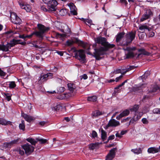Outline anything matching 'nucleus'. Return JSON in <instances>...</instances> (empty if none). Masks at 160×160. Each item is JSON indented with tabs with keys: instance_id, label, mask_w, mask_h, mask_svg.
<instances>
[{
	"instance_id": "f257e3e1",
	"label": "nucleus",
	"mask_w": 160,
	"mask_h": 160,
	"mask_svg": "<svg viewBox=\"0 0 160 160\" xmlns=\"http://www.w3.org/2000/svg\"><path fill=\"white\" fill-rule=\"evenodd\" d=\"M95 42L101 44L103 47H101L99 48H96V44H93L92 46L93 48L95 47L94 49L95 51L93 53L94 56L96 59L99 60L102 58L101 56L103 55L106 53L107 51L110 48H112L115 46L114 44H110L107 41L106 39L103 37H98L95 38Z\"/></svg>"
},
{
	"instance_id": "f03ea898",
	"label": "nucleus",
	"mask_w": 160,
	"mask_h": 160,
	"mask_svg": "<svg viewBox=\"0 0 160 160\" xmlns=\"http://www.w3.org/2000/svg\"><path fill=\"white\" fill-rule=\"evenodd\" d=\"M38 31H35L30 35H26V38H30L33 35H35L37 37L39 38L40 40H42L43 38L44 34L47 32L49 28L40 24H38Z\"/></svg>"
},
{
	"instance_id": "7ed1b4c3",
	"label": "nucleus",
	"mask_w": 160,
	"mask_h": 160,
	"mask_svg": "<svg viewBox=\"0 0 160 160\" xmlns=\"http://www.w3.org/2000/svg\"><path fill=\"white\" fill-rule=\"evenodd\" d=\"M136 31L129 32L125 35V46L128 45L135 39L136 36Z\"/></svg>"
},
{
	"instance_id": "20e7f679",
	"label": "nucleus",
	"mask_w": 160,
	"mask_h": 160,
	"mask_svg": "<svg viewBox=\"0 0 160 160\" xmlns=\"http://www.w3.org/2000/svg\"><path fill=\"white\" fill-rule=\"evenodd\" d=\"M21 41V40H16L15 39H13L12 40H11L10 42L8 43L6 45V47L8 48V51H9V49L11 48V47L14 46L16 44H19L24 45L26 44V42H20Z\"/></svg>"
},
{
	"instance_id": "39448f33",
	"label": "nucleus",
	"mask_w": 160,
	"mask_h": 160,
	"mask_svg": "<svg viewBox=\"0 0 160 160\" xmlns=\"http://www.w3.org/2000/svg\"><path fill=\"white\" fill-rule=\"evenodd\" d=\"M125 34L124 32H122L118 33L116 36V42L117 45L119 46H125V41H122V39Z\"/></svg>"
},
{
	"instance_id": "423d86ee",
	"label": "nucleus",
	"mask_w": 160,
	"mask_h": 160,
	"mask_svg": "<svg viewBox=\"0 0 160 160\" xmlns=\"http://www.w3.org/2000/svg\"><path fill=\"white\" fill-rule=\"evenodd\" d=\"M22 147L25 150V153L27 155L31 154L34 151V148L28 143H27L22 146Z\"/></svg>"
},
{
	"instance_id": "0eeeda50",
	"label": "nucleus",
	"mask_w": 160,
	"mask_h": 160,
	"mask_svg": "<svg viewBox=\"0 0 160 160\" xmlns=\"http://www.w3.org/2000/svg\"><path fill=\"white\" fill-rule=\"evenodd\" d=\"M77 52L75 54V57L76 58H78V57L79 58L78 59L79 60L84 61L85 60V55L84 53V51L82 49H80L76 51Z\"/></svg>"
},
{
	"instance_id": "6e6552de",
	"label": "nucleus",
	"mask_w": 160,
	"mask_h": 160,
	"mask_svg": "<svg viewBox=\"0 0 160 160\" xmlns=\"http://www.w3.org/2000/svg\"><path fill=\"white\" fill-rule=\"evenodd\" d=\"M58 4L57 1L55 0H51L48 4V7L49 8L48 12L55 11L56 10V7Z\"/></svg>"
},
{
	"instance_id": "1a4fd4ad",
	"label": "nucleus",
	"mask_w": 160,
	"mask_h": 160,
	"mask_svg": "<svg viewBox=\"0 0 160 160\" xmlns=\"http://www.w3.org/2000/svg\"><path fill=\"white\" fill-rule=\"evenodd\" d=\"M117 149L116 148H114L111 149L106 156L105 160H112L115 157Z\"/></svg>"
},
{
	"instance_id": "9d476101",
	"label": "nucleus",
	"mask_w": 160,
	"mask_h": 160,
	"mask_svg": "<svg viewBox=\"0 0 160 160\" xmlns=\"http://www.w3.org/2000/svg\"><path fill=\"white\" fill-rule=\"evenodd\" d=\"M52 74L51 73H48L45 74L42 73L39 77V79L38 81L39 83H42L44 82H46L48 79V77L52 76Z\"/></svg>"
},
{
	"instance_id": "9b49d317",
	"label": "nucleus",
	"mask_w": 160,
	"mask_h": 160,
	"mask_svg": "<svg viewBox=\"0 0 160 160\" xmlns=\"http://www.w3.org/2000/svg\"><path fill=\"white\" fill-rule=\"evenodd\" d=\"M152 15V12L149 9L147 10L144 14L140 19V21L142 22L148 18H149Z\"/></svg>"
},
{
	"instance_id": "f8f14e48",
	"label": "nucleus",
	"mask_w": 160,
	"mask_h": 160,
	"mask_svg": "<svg viewBox=\"0 0 160 160\" xmlns=\"http://www.w3.org/2000/svg\"><path fill=\"white\" fill-rule=\"evenodd\" d=\"M152 15V12L149 9L147 10L144 14L140 19V21L142 22L148 18H149Z\"/></svg>"
},
{
	"instance_id": "ddd939ff",
	"label": "nucleus",
	"mask_w": 160,
	"mask_h": 160,
	"mask_svg": "<svg viewBox=\"0 0 160 160\" xmlns=\"http://www.w3.org/2000/svg\"><path fill=\"white\" fill-rule=\"evenodd\" d=\"M11 18L14 21L13 22L15 24H20L21 22L20 18L17 16V14L13 12L11 14Z\"/></svg>"
},
{
	"instance_id": "4468645a",
	"label": "nucleus",
	"mask_w": 160,
	"mask_h": 160,
	"mask_svg": "<svg viewBox=\"0 0 160 160\" xmlns=\"http://www.w3.org/2000/svg\"><path fill=\"white\" fill-rule=\"evenodd\" d=\"M68 87L69 90L71 92L74 94L75 95L76 92V85L72 83H68Z\"/></svg>"
},
{
	"instance_id": "2eb2a0df",
	"label": "nucleus",
	"mask_w": 160,
	"mask_h": 160,
	"mask_svg": "<svg viewBox=\"0 0 160 160\" xmlns=\"http://www.w3.org/2000/svg\"><path fill=\"white\" fill-rule=\"evenodd\" d=\"M19 4L21 8L25 10L27 12H29L31 11L32 8L29 5H25L23 2H20Z\"/></svg>"
},
{
	"instance_id": "dca6fc26",
	"label": "nucleus",
	"mask_w": 160,
	"mask_h": 160,
	"mask_svg": "<svg viewBox=\"0 0 160 160\" xmlns=\"http://www.w3.org/2000/svg\"><path fill=\"white\" fill-rule=\"evenodd\" d=\"M138 52H140V53L138 54L137 58H139L142 54L146 56H149L150 54L149 52L146 51L144 48L138 49Z\"/></svg>"
},
{
	"instance_id": "f3484780",
	"label": "nucleus",
	"mask_w": 160,
	"mask_h": 160,
	"mask_svg": "<svg viewBox=\"0 0 160 160\" xmlns=\"http://www.w3.org/2000/svg\"><path fill=\"white\" fill-rule=\"evenodd\" d=\"M143 85L142 84L141 85H139L138 86L133 87L132 88V92H140L142 91V87Z\"/></svg>"
},
{
	"instance_id": "a211bd4d",
	"label": "nucleus",
	"mask_w": 160,
	"mask_h": 160,
	"mask_svg": "<svg viewBox=\"0 0 160 160\" xmlns=\"http://www.w3.org/2000/svg\"><path fill=\"white\" fill-rule=\"evenodd\" d=\"M120 125L119 122L114 119L109 121L108 125L109 126L116 127Z\"/></svg>"
},
{
	"instance_id": "6ab92c4d",
	"label": "nucleus",
	"mask_w": 160,
	"mask_h": 160,
	"mask_svg": "<svg viewBox=\"0 0 160 160\" xmlns=\"http://www.w3.org/2000/svg\"><path fill=\"white\" fill-rule=\"evenodd\" d=\"M99 145V143H91L88 145L89 148L91 150L97 149L98 148Z\"/></svg>"
},
{
	"instance_id": "aec40b11",
	"label": "nucleus",
	"mask_w": 160,
	"mask_h": 160,
	"mask_svg": "<svg viewBox=\"0 0 160 160\" xmlns=\"http://www.w3.org/2000/svg\"><path fill=\"white\" fill-rule=\"evenodd\" d=\"M159 149L154 147H151L148 148V152L149 153H154L158 152Z\"/></svg>"
},
{
	"instance_id": "412c9836",
	"label": "nucleus",
	"mask_w": 160,
	"mask_h": 160,
	"mask_svg": "<svg viewBox=\"0 0 160 160\" xmlns=\"http://www.w3.org/2000/svg\"><path fill=\"white\" fill-rule=\"evenodd\" d=\"M140 118V117H139L138 115H135L129 121V125L132 123H134L138 119H139Z\"/></svg>"
},
{
	"instance_id": "4be33fe9",
	"label": "nucleus",
	"mask_w": 160,
	"mask_h": 160,
	"mask_svg": "<svg viewBox=\"0 0 160 160\" xmlns=\"http://www.w3.org/2000/svg\"><path fill=\"white\" fill-rule=\"evenodd\" d=\"M0 124L4 125H12V122L10 121H7L3 118H0Z\"/></svg>"
},
{
	"instance_id": "5701e85b",
	"label": "nucleus",
	"mask_w": 160,
	"mask_h": 160,
	"mask_svg": "<svg viewBox=\"0 0 160 160\" xmlns=\"http://www.w3.org/2000/svg\"><path fill=\"white\" fill-rule=\"evenodd\" d=\"M100 129H101V138L103 141H105L107 137V133L102 128Z\"/></svg>"
},
{
	"instance_id": "b1692460",
	"label": "nucleus",
	"mask_w": 160,
	"mask_h": 160,
	"mask_svg": "<svg viewBox=\"0 0 160 160\" xmlns=\"http://www.w3.org/2000/svg\"><path fill=\"white\" fill-rule=\"evenodd\" d=\"M22 116L28 122H30L33 120V118L32 116L28 115L27 114H24L23 115H22Z\"/></svg>"
},
{
	"instance_id": "393cba45",
	"label": "nucleus",
	"mask_w": 160,
	"mask_h": 160,
	"mask_svg": "<svg viewBox=\"0 0 160 160\" xmlns=\"http://www.w3.org/2000/svg\"><path fill=\"white\" fill-rule=\"evenodd\" d=\"M52 110L58 111L62 108V106L60 104H55L51 107Z\"/></svg>"
},
{
	"instance_id": "a878e982",
	"label": "nucleus",
	"mask_w": 160,
	"mask_h": 160,
	"mask_svg": "<svg viewBox=\"0 0 160 160\" xmlns=\"http://www.w3.org/2000/svg\"><path fill=\"white\" fill-rule=\"evenodd\" d=\"M97 100V97L96 96H92L88 97L87 98V100L88 101L91 102H95Z\"/></svg>"
},
{
	"instance_id": "bb28decb",
	"label": "nucleus",
	"mask_w": 160,
	"mask_h": 160,
	"mask_svg": "<svg viewBox=\"0 0 160 160\" xmlns=\"http://www.w3.org/2000/svg\"><path fill=\"white\" fill-rule=\"evenodd\" d=\"M137 54H135L132 52L131 51H128V52L126 54V58H133L135 57Z\"/></svg>"
},
{
	"instance_id": "cd10ccee",
	"label": "nucleus",
	"mask_w": 160,
	"mask_h": 160,
	"mask_svg": "<svg viewBox=\"0 0 160 160\" xmlns=\"http://www.w3.org/2000/svg\"><path fill=\"white\" fill-rule=\"evenodd\" d=\"M26 140L28 142H30L32 145H35L38 142L36 140H35L34 139L31 138H28Z\"/></svg>"
},
{
	"instance_id": "c85d7f7f",
	"label": "nucleus",
	"mask_w": 160,
	"mask_h": 160,
	"mask_svg": "<svg viewBox=\"0 0 160 160\" xmlns=\"http://www.w3.org/2000/svg\"><path fill=\"white\" fill-rule=\"evenodd\" d=\"M139 108V105H135L133 107L130 109V110L131 112H136L138 111Z\"/></svg>"
},
{
	"instance_id": "c756f323",
	"label": "nucleus",
	"mask_w": 160,
	"mask_h": 160,
	"mask_svg": "<svg viewBox=\"0 0 160 160\" xmlns=\"http://www.w3.org/2000/svg\"><path fill=\"white\" fill-rule=\"evenodd\" d=\"M136 67L134 66H129V68H128L126 69V71L123 72L122 73V75H124L127 72H128L130 70L134 69L135 68H136Z\"/></svg>"
},
{
	"instance_id": "7c9ffc66",
	"label": "nucleus",
	"mask_w": 160,
	"mask_h": 160,
	"mask_svg": "<svg viewBox=\"0 0 160 160\" xmlns=\"http://www.w3.org/2000/svg\"><path fill=\"white\" fill-rule=\"evenodd\" d=\"M131 151L133 152L134 153L138 154L142 152V150L140 148L138 149H132Z\"/></svg>"
},
{
	"instance_id": "2f4dec72",
	"label": "nucleus",
	"mask_w": 160,
	"mask_h": 160,
	"mask_svg": "<svg viewBox=\"0 0 160 160\" xmlns=\"http://www.w3.org/2000/svg\"><path fill=\"white\" fill-rule=\"evenodd\" d=\"M67 13V10L65 9H62L59 10V14L61 16H64Z\"/></svg>"
},
{
	"instance_id": "473e14b6",
	"label": "nucleus",
	"mask_w": 160,
	"mask_h": 160,
	"mask_svg": "<svg viewBox=\"0 0 160 160\" xmlns=\"http://www.w3.org/2000/svg\"><path fill=\"white\" fill-rule=\"evenodd\" d=\"M158 90H160V87L156 85L152 87L151 91L152 92H155Z\"/></svg>"
},
{
	"instance_id": "72a5a7b5",
	"label": "nucleus",
	"mask_w": 160,
	"mask_h": 160,
	"mask_svg": "<svg viewBox=\"0 0 160 160\" xmlns=\"http://www.w3.org/2000/svg\"><path fill=\"white\" fill-rule=\"evenodd\" d=\"M0 50H2L3 52H8V48H7L6 45L3 44L1 45L0 44Z\"/></svg>"
},
{
	"instance_id": "f704fd0d",
	"label": "nucleus",
	"mask_w": 160,
	"mask_h": 160,
	"mask_svg": "<svg viewBox=\"0 0 160 160\" xmlns=\"http://www.w3.org/2000/svg\"><path fill=\"white\" fill-rule=\"evenodd\" d=\"M65 97V99H67L70 97L74 95V94L71 93H64Z\"/></svg>"
},
{
	"instance_id": "c9c22d12",
	"label": "nucleus",
	"mask_w": 160,
	"mask_h": 160,
	"mask_svg": "<svg viewBox=\"0 0 160 160\" xmlns=\"http://www.w3.org/2000/svg\"><path fill=\"white\" fill-rule=\"evenodd\" d=\"M139 29H140L141 30H143L147 29L148 30V31H150V30L151 29L150 28H149L148 27L147 25H143L139 27Z\"/></svg>"
},
{
	"instance_id": "e433bc0d",
	"label": "nucleus",
	"mask_w": 160,
	"mask_h": 160,
	"mask_svg": "<svg viewBox=\"0 0 160 160\" xmlns=\"http://www.w3.org/2000/svg\"><path fill=\"white\" fill-rule=\"evenodd\" d=\"M9 84V87L10 88H14L16 86V84L15 83V82L12 81V82H8Z\"/></svg>"
},
{
	"instance_id": "4c0bfd02",
	"label": "nucleus",
	"mask_w": 160,
	"mask_h": 160,
	"mask_svg": "<svg viewBox=\"0 0 160 160\" xmlns=\"http://www.w3.org/2000/svg\"><path fill=\"white\" fill-rule=\"evenodd\" d=\"M36 140L38 141V142L39 141L41 144L45 143L47 141V140L46 139L39 138H36Z\"/></svg>"
},
{
	"instance_id": "58836bf2",
	"label": "nucleus",
	"mask_w": 160,
	"mask_h": 160,
	"mask_svg": "<svg viewBox=\"0 0 160 160\" xmlns=\"http://www.w3.org/2000/svg\"><path fill=\"white\" fill-rule=\"evenodd\" d=\"M19 128L20 129L24 130L25 128V125L24 124V120H22V123L19 125Z\"/></svg>"
},
{
	"instance_id": "ea45409f",
	"label": "nucleus",
	"mask_w": 160,
	"mask_h": 160,
	"mask_svg": "<svg viewBox=\"0 0 160 160\" xmlns=\"http://www.w3.org/2000/svg\"><path fill=\"white\" fill-rule=\"evenodd\" d=\"M65 90V89L63 87H60L57 88L58 92L59 93H61L64 92Z\"/></svg>"
},
{
	"instance_id": "a19ab883",
	"label": "nucleus",
	"mask_w": 160,
	"mask_h": 160,
	"mask_svg": "<svg viewBox=\"0 0 160 160\" xmlns=\"http://www.w3.org/2000/svg\"><path fill=\"white\" fill-rule=\"evenodd\" d=\"M74 43V42L71 40H68L66 42V45L68 46H71Z\"/></svg>"
},
{
	"instance_id": "79ce46f5",
	"label": "nucleus",
	"mask_w": 160,
	"mask_h": 160,
	"mask_svg": "<svg viewBox=\"0 0 160 160\" xmlns=\"http://www.w3.org/2000/svg\"><path fill=\"white\" fill-rule=\"evenodd\" d=\"M70 11L73 10L74 9H76V6L74 4L72 3H71L69 4Z\"/></svg>"
},
{
	"instance_id": "37998d69",
	"label": "nucleus",
	"mask_w": 160,
	"mask_h": 160,
	"mask_svg": "<svg viewBox=\"0 0 160 160\" xmlns=\"http://www.w3.org/2000/svg\"><path fill=\"white\" fill-rule=\"evenodd\" d=\"M101 113L99 111H96V112H93L92 114V116L95 117H97L101 115Z\"/></svg>"
},
{
	"instance_id": "c03bdc74",
	"label": "nucleus",
	"mask_w": 160,
	"mask_h": 160,
	"mask_svg": "<svg viewBox=\"0 0 160 160\" xmlns=\"http://www.w3.org/2000/svg\"><path fill=\"white\" fill-rule=\"evenodd\" d=\"M122 115H123V117L128 115L129 113V111L128 110H126L123 111L122 113H121Z\"/></svg>"
},
{
	"instance_id": "a18cd8bd",
	"label": "nucleus",
	"mask_w": 160,
	"mask_h": 160,
	"mask_svg": "<svg viewBox=\"0 0 160 160\" xmlns=\"http://www.w3.org/2000/svg\"><path fill=\"white\" fill-rule=\"evenodd\" d=\"M136 49V48L135 47H127L125 50L128 51H134Z\"/></svg>"
},
{
	"instance_id": "49530a36",
	"label": "nucleus",
	"mask_w": 160,
	"mask_h": 160,
	"mask_svg": "<svg viewBox=\"0 0 160 160\" xmlns=\"http://www.w3.org/2000/svg\"><path fill=\"white\" fill-rule=\"evenodd\" d=\"M56 79L57 82L60 84L62 83V82L63 81L62 80V77L60 78L58 77H56Z\"/></svg>"
},
{
	"instance_id": "de8ad7c7",
	"label": "nucleus",
	"mask_w": 160,
	"mask_h": 160,
	"mask_svg": "<svg viewBox=\"0 0 160 160\" xmlns=\"http://www.w3.org/2000/svg\"><path fill=\"white\" fill-rule=\"evenodd\" d=\"M153 112L154 113L156 114H160V108H156L153 110Z\"/></svg>"
},
{
	"instance_id": "09e8293b",
	"label": "nucleus",
	"mask_w": 160,
	"mask_h": 160,
	"mask_svg": "<svg viewBox=\"0 0 160 160\" xmlns=\"http://www.w3.org/2000/svg\"><path fill=\"white\" fill-rule=\"evenodd\" d=\"M150 72L149 71H147L142 76V77L144 78H147L150 74Z\"/></svg>"
},
{
	"instance_id": "8fccbe9b",
	"label": "nucleus",
	"mask_w": 160,
	"mask_h": 160,
	"mask_svg": "<svg viewBox=\"0 0 160 160\" xmlns=\"http://www.w3.org/2000/svg\"><path fill=\"white\" fill-rule=\"evenodd\" d=\"M64 95L63 94H62L58 96L57 97V98L60 100L65 99Z\"/></svg>"
},
{
	"instance_id": "3c124183",
	"label": "nucleus",
	"mask_w": 160,
	"mask_h": 160,
	"mask_svg": "<svg viewBox=\"0 0 160 160\" xmlns=\"http://www.w3.org/2000/svg\"><path fill=\"white\" fill-rule=\"evenodd\" d=\"M56 36L57 38H62L64 37L65 36V35L63 34H60L58 33H56Z\"/></svg>"
},
{
	"instance_id": "603ef678",
	"label": "nucleus",
	"mask_w": 160,
	"mask_h": 160,
	"mask_svg": "<svg viewBox=\"0 0 160 160\" xmlns=\"http://www.w3.org/2000/svg\"><path fill=\"white\" fill-rule=\"evenodd\" d=\"M92 138H95L98 136V134L97 132L94 130L92 131Z\"/></svg>"
},
{
	"instance_id": "864d4df0",
	"label": "nucleus",
	"mask_w": 160,
	"mask_h": 160,
	"mask_svg": "<svg viewBox=\"0 0 160 160\" xmlns=\"http://www.w3.org/2000/svg\"><path fill=\"white\" fill-rule=\"evenodd\" d=\"M121 73V70L120 69H118L115 70H114L113 72H112L111 73H115L117 74L118 73Z\"/></svg>"
},
{
	"instance_id": "5fc2aeb1",
	"label": "nucleus",
	"mask_w": 160,
	"mask_h": 160,
	"mask_svg": "<svg viewBox=\"0 0 160 160\" xmlns=\"http://www.w3.org/2000/svg\"><path fill=\"white\" fill-rule=\"evenodd\" d=\"M6 98L8 101H9L11 99V97L8 93H5Z\"/></svg>"
},
{
	"instance_id": "6e6d98bb",
	"label": "nucleus",
	"mask_w": 160,
	"mask_h": 160,
	"mask_svg": "<svg viewBox=\"0 0 160 160\" xmlns=\"http://www.w3.org/2000/svg\"><path fill=\"white\" fill-rule=\"evenodd\" d=\"M115 138V136L113 135H112L110 136L108 139L107 141L106 142V143H107L110 140H112L114 139Z\"/></svg>"
},
{
	"instance_id": "4d7b16f0",
	"label": "nucleus",
	"mask_w": 160,
	"mask_h": 160,
	"mask_svg": "<svg viewBox=\"0 0 160 160\" xmlns=\"http://www.w3.org/2000/svg\"><path fill=\"white\" fill-rule=\"evenodd\" d=\"M142 122L144 124H148V121L146 118H143L142 119Z\"/></svg>"
},
{
	"instance_id": "13d9d810",
	"label": "nucleus",
	"mask_w": 160,
	"mask_h": 160,
	"mask_svg": "<svg viewBox=\"0 0 160 160\" xmlns=\"http://www.w3.org/2000/svg\"><path fill=\"white\" fill-rule=\"evenodd\" d=\"M18 141L19 140L18 139H15L11 141V143L13 145L17 144Z\"/></svg>"
},
{
	"instance_id": "bf43d9fd",
	"label": "nucleus",
	"mask_w": 160,
	"mask_h": 160,
	"mask_svg": "<svg viewBox=\"0 0 160 160\" xmlns=\"http://www.w3.org/2000/svg\"><path fill=\"white\" fill-rule=\"evenodd\" d=\"M154 21L156 22L160 21V13L157 17L154 19Z\"/></svg>"
},
{
	"instance_id": "052dcab7",
	"label": "nucleus",
	"mask_w": 160,
	"mask_h": 160,
	"mask_svg": "<svg viewBox=\"0 0 160 160\" xmlns=\"http://www.w3.org/2000/svg\"><path fill=\"white\" fill-rule=\"evenodd\" d=\"M70 12L71 14L73 15H76L77 14L76 9H74L73 10H71Z\"/></svg>"
},
{
	"instance_id": "680f3d73",
	"label": "nucleus",
	"mask_w": 160,
	"mask_h": 160,
	"mask_svg": "<svg viewBox=\"0 0 160 160\" xmlns=\"http://www.w3.org/2000/svg\"><path fill=\"white\" fill-rule=\"evenodd\" d=\"M6 73L4 72L0 68V76H5L6 75Z\"/></svg>"
},
{
	"instance_id": "e2e57ef3",
	"label": "nucleus",
	"mask_w": 160,
	"mask_h": 160,
	"mask_svg": "<svg viewBox=\"0 0 160 160\" xmlns=\"http://www.w3.org/2000/svg\"><path fill=\"white\" fill-rule=\"evenodd\" d=\"M123 76L122 75L119 77H117L116 78L115 80L116 82H118L119 80H120L122 78Z\"/></svg>"
},
{
	"instance_id": "0e129e2a",
	"label": "nucleus",
	"mask_w": 160,
	"mask_h": 160,
	"mask_svg": "<svg viewBox=\"0 0 160 160\" xmlns=\"http://www.w3.org/2000/svg\"><path fill=\"white\" fill-rule=\"evenodd\" d=\"M120 2L125 5L126 6L128 4V2L126 0H120Z\"/></svg>"
},
{
	"instance_id": "69168bd1",
	"label": "nucleus",
	"mask_w": 160,
	"mask_h": 160,
	"mask_svg": "<svg viewBox=\"0 0 160 160\" xmlns=\"http://www.w3.org/2000/svg\"><path fill=\"white\" fill-rule=\"evenodd\" d=\"M41 10L44 12L48 11V10L44 6H42L41 7Z\"/></svg>"
},
{
	"instance_id": "338daca9",
	"label": "nucleus",
	"mask_w": 160,
	"mask_h": 160,
	"mask_svg": "<svg viewBox=\"0 0 160 160\" xmlns=\"http://www.w3.org/2000/svg\"><path fill=\"white\" fill-rule=\"evenodd\" d=\"M18 152H19V154H20L21 155H24V152L23 150H22L20 149H19L18 151Z\"/></svg>"
},
{
	"instance_id": "774afa93",
	"label": "nucleus",
	"mask_w": 160,
	"mask_h": 160,
	"mask_svg": "<svg viewBox=\"0 0 160 160\" xmlns=\"http://www.w3.org/2000/svg\"><path fill=\"white\" fill-rule=\"evenodd\" d=\"M19 37L20 38H23L24 39L25 41H26V36H24V35H19Z\"/></svg>"
}]
</instances>
